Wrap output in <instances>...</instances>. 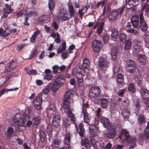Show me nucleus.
<instances>
[{
  "instance_id": "nucleus-10",
  "label": "nucleus",
  "mask_w": 149,
  "mask_h": 149,
  "mask_svg": "<svg viewBox=\"0 0 149 149\" xmlns=\"http://www.w3.org/2000/svg\"><path fill=\"white\" fill-rule=\"evenodd\" d=\"M119 15V12L117 10L111 12L108 16L109 20L110 21H114L118 18Z\"/></svg>"
},
{
  "instance_id": "nucleus-34",
  "label": "nucleus",
  "mask_w": 149,
  "mask_h": 149,
  "mask_svg": "<svg viewBox=\"0 0 149 149\" xmlns=\"http://www.w3.org/2000/svg\"><path fill=\"white\" fill-rule=\"evenodd\" d=\"M74 9L72 5H68V11L69 14V17H71L74 16Z\"/></svg>"
},
{
  "instance_id": "nucleus-31",
  "label": "nucleus",
  "mask_w": 149,
  "mask_h": 149,
  "mask_svg": "<svg viewBox=\"0 0 149 149\" xmlns=\"http://www.w3.org/2000/svg\"><path fill=\"white\" fill-rule=\"evenodd\" d=\"M40 117L39 116H36L32 120L33 126L35 127H37L40 123Z\"/></svg>"
},
{
  "instance_id": "nucleus-63",
  "label": "nucleus",
  "mask_w": 149,
  "mask_h": 149,
  "mask_svg": "<svg viewBox=\"0 0 149 149\" xmlns=\"http://www.w3.org/2000/svg\"><path fill=\"white\" fill-rule=\"evenodd\" d=\"M60 35L59 34L58 32H56V37L55 39V41L56 43H59L61 41V40L60 38Z\"/></svg>"
},
{
  "instance_id": "nucleus-38",
  "label": "nucleus",
  "mask_w": 149,
  "mask_h": 149,
  "mask_svg": "<svg viewBox=\"0 0 149 149\" xmlns=\"http://www.w3.org/2000/svg\"><path fill=\"white\" fill-rule=\"evenodd\" d=\"M52 89V86L51 84H49L45 88L43 89L42 91V93L44 94H47Z\"/></svg>"
},
{
  "instance_id": "nucleus-44",
  "label": "nucleus",
  "mask_w": 149,
  "mask_h": 149,
  "mask_svg": "<svg viewBox=\"0 0 149 149\" xmlns=\"http://www.w3.org/2000/svg\"><path fill=\"white\" fill-rule=\"evenodd\" d=\"M130 114V111L128 109H124L122 112V116L125 119H127Z\"/></svg>"
},
{
  "instance_id": "nucleus-13",
  "label": "nucleus",
  "mask_w": 149,
  "mask_h": 149,
  "mask_svg": "<svg viewBox=\"0 0 149 149\" xmlns=\"http://www.w3.org/2000/svg\"><path fill=\"white\" fill-rule=\"evenodd\" d=\"M17 122L18 130L19 131H22L26 129L25 120L22 118H20L17 120Z\"/></svg>"
},
{
  "instance_id": "nucleus-24",
  "label": "nucleus",
  "mask_w": 149,
  "mask_h": 149,
  "mask_svg": "<svg viewBox=\"0 0 149 149\" xmlns=\"http://www.w3.org/2000/svg\"><path fill=\"white\" fill-rule=\"evenodd\" d=\"M90 62L87 58H85L83 61L82 64V68L84 69V70L86 72L88 73V71H86L85 70H88L90 67Z\"/></svg>"
},
{
  "instance_id": "nucleus-19",
  "label": "nucleus",
  "mask_w": 149,
  "mask_h": 149,
  "mask_svg": "<svg viewBox=\"0 0 149 149\" xmlns=\"http://www.w3.org/2000/svg\"><path fill=\"white\" fill-rule=\"evenodd\" d=\"M100 102L102 107L104 109L106 108L107 107L109 102V97L102 98L101 99Z\"/></svg>"
},
{
  "instance_id": "nucleus-4",
  "label": "nucleus",
  "mask_w": 149,
  "mask_h": 149,
  "mask_svg": "<svg viewBox=\"0 0 149 149\" xmlns=\"http://www.w3.org/2000/svg\"><path fill=\"white\" fill-rule=\"evenodd\" d=\"M101 90L97 86L92 87L90 89L89 93V96L91 98H96L100 95Z\"/></svg>"
},
{
  "instance_id": "nucleus-8",
  "label": "nucleus",
  "mask_w": 149,
  "mask_h": 149,
  "mask_svg": "<svg viewBox=\"0 0 149 149\" xmlns=\"http://www.w3.org/2000/svg\"><path fill=\"white\" fill-rule=\"evenodd\" d=\"M140 93L143 98L146 101L145 102L146 104L149 103V92L147 90L141 88L140 91ZM149 106V105H148Z\"/></svg>"
},
{
  "instance_id": "nucleus-20",
  "label": "nucleus",
  "mask_w": 149,
  "mask_h": 149,
  "mask_svg": "<svg viewBox=\"0 0 149 149\" xmlns=\"http://www.w3.org/2000/svg\"><path fill=\"white\" fill-rule=\"evenodd\" d=\"M47 116L51 118L52 116H54V114H55L56 110L54 107H49L47 109Z\"/></svg>"
},
{
  "instance_id": "nucleus-48",
  "label": "nucleus",
  "mask_w": 149,
  "mask_h": 149,
  "mask_svg": "<svg viewBox=\"0 0 149 149\" xmlns=\"http://www.w3.org/2000/svg\"><path fill=\"white\" fill-rule=\"evenodd\" d=\"M133 103L135 107L136 111H138L139 109L140 106L139 105V102L138 99L136 98L134 99Z\"/></svg>"
},
{
  "instance_id": "nucleus-39",
  "label": "nucleus",
  "mask_w": 149,
  "mask_h": 149,
  "mask_svg": "<svg viewBox=\"0 0 149 149\" xmlns=\"http://www.w3.org/2000/svg\"><path fill=\"white\" fill-rule=\"evenodd\" d=\"M66 43L65 41H63L61 44V46L57 50V53H60L65 50L66 49Z\"/></svg>"
},
{
  "instance_id": "nucleus-40",
  "label": "nucleus",
  "mask_w": 149,
  "mask_h": 149,
  "mask_svg": "<svg viewBox=\"0 0 149 149\" xmlns=\"http://www.w3.org/2000/svg\"><path fill=\"white\" fill-rule=\"evenodd\" d=\"M55 3L54 0H51L49 2V8L51 12H52L54 10L55 6Z\"/></svg>"
},
{
  "instance_id": "nucleus-30",
  "label": "nucleus",
  "mask_w": 149,
  "mask_h": 149,
  "mask_svg": "<svg viewBox=\"0 0 149 149\" xmlns=\"http://www.w3.org/2000/svg\"><path fill=\"white\" fill-rule=\"evenodd\" d=\"M49 20V17L46 15L41 16L39 18V21L42 24L48 23Z\"/></svg>"
},
{
  "instance_id": "nucleus-2",
  "label": "nucleus",
  "mask_w": 149,
  "mask_h": 149,
  "mask_svg": "<svg viewBox=\"0 0 149 149\" xmlns=\"http://www.w3.org/2000/svg\"><path fill=\"white\" fill-rule=\"evenodd\" d=\"M118 137L124 142L126 141L127 143L131 144V145L129 149H134L136 145V138L134 136H130L129 132L126 130H122L121 134Z\"/></svg>"
},
{
  "instance_id": "nucleus-18",
  "label": "nucleus",
  "mask_w": 149,
  "mask_h": 149,
  "mask_svg": "<svg viewBox=\"0 0 149 149\" xmlns=\"http://www.w3.org/2000/svg\"><path fill=\"white\" fill-rule=\"evenodd\" d=\"M60 119V116L58 115H56L53 118L52 124L56 128L58 127L59 125Z\"/></svg>"
},
{
  "instance_id": "nucleus-36",
  "label": "nucleus",
  "mask_w": 149,
  "mask_h": 149,
  "mask_svg": "<svg viewBox=\"0 0 149 149\" xmlns=\"http://www.w3.org/2000/svg\"><path fill=\"white\" fill-rule=\"evenodd\" d=\"M39 135L40 140L42 142H44L46 140V135L44 131L40 130Z\"/></svg>"
},
{
  "instance_id": "nucleus-51",
  "label": "nucleus",
  "mask_w": 149,
  "mask_h": 149,
  "mask_svg": "<svg viewBox=\"0 0 149 149\" xmlns=\"http://www.w3.org/2000/svg\"><path fill=\"white\" fill-rule=\"evenodd\" d=\"M18 89V88H17L10 89H3L1 91L0 93H1V95H3L6 93H8V91H16Z\"/></svg>"
},
{
  "instance_id": "nucleus-1",
  "label": "nucleus",
  "mask_w": 149,
  "mask_h": 149,
  "mask_svg": "<svg viewBox=\"0 0 149 149\" xmlns=\"http://www.w3.org/2000/svg\"><path fill=\"white\" fill-rule=\"evenodd\" d=\"M72 96V91L71 90L68 91L66 93L64 98L63 108L64 109L65 111L68 113L70 120L72 121H74L75 120V118L71 111L72 109L70 104V102Z\"/></svg>"
},
{
  "instance_id": "nucleus-21",
  "label": "nucleus",
  "mask_w": 149,
  "mask_h": 149,
  "mask_svg": "<svg viewBox=\"0 0 149 149\" xmlns=\"http://www.w3.org/2000/svg\"><path fill=\"white\" fill-rule=\"evenodd\" d=\"M100 122L105 127H109L110 125L109 120L104 116L101 117Z\"/></svg>"
},
{
  "instance_id": "nucleus-9",
  "label": "nucleus",
  "mask_w": 149,
  "mask_h": 149,
  "mask_svg": "<svg viewBox=\"0 0 149 149\" xmlns=\"http://www.w3.org/2000/svg\"><path fill=\"white\" fill-rule=\"evenodd\" d=\"M139 19L140 26L141 30L143 31H146L147 30L148 26L144 20L143 14H141L140 15Z\"/></svg>"
},
{
  "instance_id": "nucleus-28",
  "label": "nucleus",
  "mask_w": 149,
  "mask_h": 149,
  "mask_svg": "<svg viewBox=\"0 0 149 149\" xmlns=\"http://www.w3.org/2000/svg\"><path fill=\"white\" fill-rule=\"evenodd\" d=\"M139 62L141 65H144L146 63V57L143 54H140L138 57Z\"/></svg>"
},
{
  "instance_id": "nucleus-45",
  "label": "nucleus",
  "mask_w": 149,
  "mask_h": 149,
  "mask_svg": "<svg viewBox=\"0 0 149 149\" xmlns=\"http://www.w3.org/2000/svg\"><path fill=\"white\" fill-rule=\"evenodd\" d=\"M136 83L139 86H141L143 81V78L140 75H138L135 79Z\"/></svg>"
},
{
  "instance_id": "nucleus-57",
  "label": "nucleus",
  "mask_w": 149,
  "mask_h": 149,
  "mask_svg": "<svg viewBox=\"0 0 149 149\" xmlns=\"http://www.w3.org/2000/svg\"><path fill=\"white\" fill-rule=\"evenodd\" d=\"M120 71V68L119 66L115 67L113 70V77H115L117 75L119 71Z\"/></svg>"
},
{
  "instance_id": "nucleus-41",
  "label": "nucleus",
  "mask_w": 149,
  "mask_h": 149,
  "mask_svg": "<svg viewBox=\"0 0 149 149\" xmlns=\"http://www.w3.org/2000/svg\"><path fill=\"white\" fill-rule=\"evenodd\" d=\"M40 31L38 30L35 31L32 35L31 39V42L32 43H34L36 41V39L37 36L40 33Z\"/></svg>"
},
{
  "instance_id": "nucleus-29",
  "label": "nucleus",
  "mask_w": 149,
  "mask_h": 149,
  "mask_svg": "<svg viewBox=\"0 0 149 149\" xmlns=\"http://www.w3.org/2000/svg\"><path fill=\"white\" fill-rule=\"evenodd\" d=\"M1 31H0V35L1 37H6L9 35L11 32V31L10 29H6L3 31L2 28H0Z\"/></svg>"
},
{
  "instance_id": "nucleus-17",
  "label": "nucleus",
  "mask_w": 149,
  "mask_h": 149,
  "mask_svg": "<svg viewBox=\"0 0 149 149\" xmlns=\"http://www.w3.org/2000/svg\"><path fill=\"white\" fill-rule=\"evenodd\" d=\"M133 43L134 49L137 52L139 51L142 45L141 42L138 39H136L134 40Z\"/></svg>"
},
{
  "instance_id": "nucleus-55",
  "label": "nucleus",
  "mask_w": 149,
  "mask_h": 149,
  "mask_svg": "<svg viewBox=\"0 0 149 149\" xmlns=\"http://www.w3.org/2000/svg\"><path fill=\"white\" fill-rule=\"evenodd\" d=\"M143 10H145L146 13H149V3H144Z\"/></svg>"
},
{
  "instance_id": "nucleus-25",
  "label": "nucleus",
  "mask_w": 149,
  "mask_h": 149,
  "mask_svg": "<svg viewBox=\"0 0 149 149\" xmlns=\"http://www.w3.org/2000/svg\"><path fill=\"white\" fill-rule=\"evenodd\" d=\"M136 65L135 62L131 59H128L126 61L125 67H133L136 68Z\"/></svg>"
},
{
  "instance_id": "nucleus-15",
  "label": "nucleus",
  "mask_w": 149,
  "mask_h": 149,
  "mask_svg": "<svg viewBox=\"0 0 149 149\" xmlns=\"http://www.w3.org/2000/svg\"><path fill=\"white\" fill-rule=\"evenodd\" d=\"M42 102V98L41 97L38 96L35 99L34 101V104L35 108L38 110H39L41 108V104Z\"/></svg>"
},
{
  "instance_id": "nucleus-16",
  "label": "nucleus",
  "mask_w": 149,
  "mask_h": 149,
  "mask_svg": "<svg viewBox=\"0 0 149 149\" xmlns=\"http://www.w3.org/2000/svg\"><path fill=\"white\" fill-rule=\"evenodd\" d=\"M33 114L32 108L31 107H28L23 116L24 119L27 120H29L30 118Z\"/></svg>"
},
{
  "instance_id": "nucleus-49",
  "label": "nucleus",
  "mask_w": 149,
  "mask_h": 149,
  "mask_svg": "<svg viewBox=\"0 0 149 149\" xmlns=\"http://www.w3.org/2000/svg\"><path fill=\"white\" fill-rule=\"evenodd\" d=\"M137 120L139 124L140 125H142L143 122H145V118L143 115H139Z\"/></svg>"
},
{
  "instance_id": "nucleus-54",
  "label": "nucleus",
  "mask_w": 149,
  "mask_h": 149,
  "mask_svg": "<svg viewBox=\"0 0 149 149\" xmlns=\"http://www.w3.org/2000/svg\"><path fill=\"white\" fill-rule=\"evenodd\" d=\"M37 12L30 10L27 12L26 14V17H30L32 15H37Z\"/></svg>"
},
{
  "instance_id": "nucleus-14",
  "label": "nucleus",
  "mask_w": 149,
  "mask_h": 149,
  "mask_svg": "<svg viewBox=\"0 0 149 149\" xmlns=\"http://www.w3.org/2000/svg\"><path fill=\"white\" fill-rule=\"evenodd\" d=\"M109 63L106 59L101 58L99 60V65L100 68L103 70L108 67Z\"/></svg>"
},
{
  "instance_id": "nucleus-33",
  "label": "nucleus",
  "mask_w": 149,
  "mask_h": 149,
  "mask_svg": "<svg viewBox=\"0 0 149 149\" xmlns=\"http://www.w3.org/2000/svg\"><path fill=\"white\" fill-rule=\"evenodd\" d=\"M132 45V42L130 40H128L125 42L124 47V50L128 51L130 49Z\"/></svg>"
},
{
  "instance_id": "nucleus-50",
  "label": "nucleus",
  "mask_w": 149,
  "mask_h": 149,
  "mask_svg": "<svg viewBox=\"0 0 149 149\" xmlns=\"http://www.w3.org/2000/svg\"><path fill=\"white\" fill-rule=\"evenodd\" d=\"M127 36L124 33H122L120 35L119 39L123 42H125L127 40Z\"/></svg>"
},
{
  "instance_id": "nucleus-7",
  "label": "nucleus",
  "mask_w": 149,
  "mask_h": 149,
  "mask_svg": "<svg viewBox=\"0 0 149 149\" xmlns=\"http://www.w3.org/2000/svg\"><path fill=\"white\" fill-rule=\"evenodd\" d=\"M5 8H3V15L1 17L2 18H7L8 17V14L12 13L13 10L10 6V5H9L7 3L5 4Z\"/></svg>"
},
{
  "instance_id": "nucleus-6",
  "label": "nucleus",
  "mask_w": 149,
  "mask_h": 149,
  "mask_svg": "<svg viewBox=\"0 0 149 149\" xmlns=\"http://www.w3.org/2000/svg\"><path fill=\"white\" fill-rule=\"evenodd\" d=\"M102 44L101 41L95 40L93 42L92 47L93 50L96 53L99 52L102 47Z\"/></svg>"
},
{
  "instance_id": "nucleus-53",
  "label": "nucleus",
  "mask_w": 149,
  "mask_h": 149,
  "mask_svg": "<svg viewBox=\"0 0 149 149\" xmlns=\"http://www.w3.org/2000/svg\"><path fill=\"white\" fill-rule=\"evenodd\" d=\"M109 39V36L107 33L104 34L103 36V41L104 44H107Z\"/></svg>"
},
{
  "instance_id": "nucleus-27",
  "label": "nucleus",
  "mask_w": 149,
  "mask_h": 149,
  "mask_svg": "<svg viewBox=\"0 0 149 149\" xmlns=\"http://www.w3.org/2000/svg\"><path fill=\"white\" fill-rule=\"evenodd\" d=\"M116 132L114 130H111L110 132L108 131L105 134L106 137L109 139H113L116 136Z\"/></svg>"
},
{
  "instance_id": "nucleus-26",
  "label": "nucleus",
  "mask_w": 149,
  "mask_h": 149,
  "mask_svg": "<svg viewBox=\"0 0 149 149\" xmlns=\"http://www.w3.org/2000/svg\"><path fill=\"white\" fill-rule=\"evenodd\" d=\"M89 130L91 134L93 136L96 135L97 134V130L96 127L94 125H89Z\"/></svg>"
},
{
  "instance_id": "nucleus-59",
  "label": "nucleus",
  "mask_w": 149,
  "mask_h": 149,
  "mask_svg": "<svg viewBox=\"0 0 149 149\" xmlns=\"http://www.w3.org/2000/svg\"><path fill=\"white\" fill-rule=\"evenodd\" d=\"M63 121L66 127H68L71 124L70 121L66 118H64L63 119Z\"/></svg>"
},
{
  "instance_id": "nucleus-35",
  "label": "nucleus",
  "mask_w": 149,
  "mask_h": 149,
  "mask_svg": "<svg viewBox=\"0 0 149 149\" xmlns=\"http://www.w3.org/2000/svg\"><path fill=\"white\" fill-rule=\"evenodd\" d=\"M111 36L113 39H116L119 37L118 32L116 29H113L111 30Z\"/></svg>"
},
{
  "instance_id": "nucleus-37",
  "label": "nucleus",
  "mask_w": 149,
  "mask_h": 149,
  "mask_svg": "<svg viewBox=\"0 0 149 149\" xmlns=\"http://www.w3.org/2000/svg\"><path fill=\"white\" fill-rule=\"evenodd\" d=\"M59 142L58 140L56 139H53L52 141L51 146L53 149H57V148L58 146Z\"/></svg>"
},
{
  "instance_id": "nucleus-22",
  "label": "nucleus",
  "mask_w": 149,
  "mask_h": 149,
  "mask_svg": "<svg viewBox=\"0 0 149 149\" xmlns=\"http://www.w3.org/2000/svg\"><path fill=\"white\" fill-rule=\"evenodd\" d=\"M112 59L113 61L116 60L117 58L118 51L116 47H113L111 50L110 53Z\"/></svg>"
},
{
  "instance_id": "nucleus-32",
  "label": "nucleus",
  "mask_w": 149,
  "mask_h": 149,
  "mask_svg": "<svg viewBox=\"0 0 149 149\" xmlns=\"http://www.w3.org/2000/svg\"><path fill=\"white\" fill-rule=\"evenodd\" d=\"M90 6L88 5H86L83 8L80 10L78 11V13L81 17H82L83 15L87 12L88 9L89 8Z\"/></svg>"
},
{
  "instance_id": "nucleus-3",
  "label": "nucleus",
  "mask_w": 149,
  "mask_h": 149,
  "mask_svg": "<svg viewBox=\"0 0 149 149\" xmlns=\"http://www.w3.org/2000/svg\"><path fill=\"white\" fill-rule=\"evenodd\" d=\"M64 77L63 76H58L55 79L52 86V91H56L63 84Z\"/></svg>"
},
{
  "instance_id": "nucleus-11",
  "label": "nucleus",
  "mask_w": 149,
  "mask_h": 149,
  "mask_svg": "<svg viewBox=\"0 0 149 149\" xmlns=\"http://www.w3.org/2000/svg\"><path fill=\"white\" fill-rule=\"evenodd\" d=\"M131 22L134 28L139 27V17L137 15L132 16L131 18Z\"/></svg>"
},
{
  "instance_id": "nucleus-5",
  "label": "nucleus",
  "mask_w": 149,
  "mask_h": 149,
  "mask_svg": "<svg viewBox=\"0 0 149 149\" xmlns=\"http://www.w3.org/2000/svg\"><path fill=\"white\" fill-rule=\"evenodd\" d=\"M66 10V8H63L59 11L58 17L62 21L68 20L70 18L69 15L67 13Z\"/></svg>"
},
{
  "instance_id": "nucleus-47",
  "label": "nucleus",
  "mask_w": 149,
  "mask_h": 149,
  "mask_svg": "<svg viewBox=\"0 0 149 149\" xmlns=\"http://www.w3.org/2000/svg\"><path fill=\"white\" fill-rule=\"evenodd\" d=\"M142 140H147L149 139V131H145L141 136Z\"/></svg>"
},
{
  "instance_id": "nucleus-60",
  "label": "nucleus",
  "mask_w": 149,
  "mask_h": 149,
  "mask_svg": "<svg viewBox=\"0 0 149 149\" xmlns=\"http://www.w3.org/2000/svg\"><path fill=\"white\" fill-rule=\"evenodd\" d=\"M89 106V104L87 103H86L85 104L83 103L82 110V113H86L87 112V111L86 108H88Z\"/></svg>"
},
{
  "instance_id": "nucleus-12",
  "label": "nucleus",
  "mask_w": 149,
  "mask_h": 149,
  "mask_svg": "<svg viewBox=\"0 0 149 149\" xmlns=\"http://www.w3.org/2000/svg\"><path fill=\"white\" fill-rule=\"evenodd\" d=\"M104 25V23L102 22L101 23H96L94 26V29H95L97 28V33L100 35L102 33L103 31V27Z\"/></svg>"
},
{
  "instance_id": "nucleus-42",
  "label": "nucleus",
  "mask_w": 149,
  "mask_h": 149,
  "mask_svg": "<svg viewBox=\"0 0 149 149\" xmlns=\"http://www.w3.org/2000/svg\"><path fill=\"white\" fill-rule=\"evenodd\" d=\"M79 134L80 136L82 137L84 136L85 133L84 129L83 128V125L82 123H80L79 125Z\"/></svg>"
},
{
  "instance_id": "nucleus-58",
  "label": "nucleus",
  "mask_w": 149,
  "mask_h": 149,
  "mask_svg": "<svg viewBox=\"0 0 149 149\" xmlns=\"http://www.w3.org/2000/svg\"><path fill=\"white\" fill-rule=\"evenodd\" d=\"M110 10L109 7L108 6H105L102 15L104 16L106 13H107Z\"/></svg>"
},
{
  "instance_id": "nucleus-52",
  "label": "nucleus",
  "mask_w": 149,
  "mask_h": 149,
  "mask_svg": "<svg viewBox=\"0 0 149 149\" xmlns=\"http://www.w3.org/2000/svg\"><path fill=\"white\" fill-rule=\"evenodd\" d=\"M83 114L84 121L86 123H88L90 121V117L88 116L87 112L82 113Z\"/></svg>"
},
{
  "instance_id": "nucleus-46",
  "label": "nucleus",
  "mask_w": 149,
  "mask_h": 149,
  "mask_svg": "<svg viewBox=\"0 0 149 149\" xmlns=\"http://www.w3.org/2000/svg\"><path fill=\"white\" fill-rule=\"evenodd\" d=\"M128 90L132 93H133L136 91L134 85L132 83H130L128 86Z\"/></svg>"
},
{
  "instance_id": "nucleus-43",
  "label": "nucleus",
  "mask_w": 149,
  "mask_h": 149,
  "mask_svg": "<svg viewBox=\"0 0 149 149\" xmlns=\"http://www.w3.org/2000/svg\"><path fill=\"white\" fill-rule=\"evenodd\" d=\"M70 135L69 133H67L65 137L64 141L65 144L68 145L70 141Z\"/></svg>"
},
{
  "instance_id": "nucleus-61",
  "label": "nucleus",
  "mask_w": 149,
  "mask_h": 149,
  "mask_svg": "<svg viewBox=\"0 0 149 149\" xmlns=\"http://www.w3.org/2000/svg\"><path fill=\"white\" fill-rule=\"evenodd\" d=\"M75 48V46L73 45L70 46L68 49V53L71 54L73 53V50Z\"/></svg>"
},
{
  "instance_id": "nucleus-62",
  "label": "nucleus",
  "mask_w": 149,
  "mask_h": 149,
  "mask_svg": "<svg viewBox=\"0 0 149 149\" xmlns=\"http://www.w3.org/2000/svg\"><path fill=\"white\" fill-rule=\"evenodd\" d=\"M53 71L54 74H55L57 73L59 67L57 65H55L52 67Z\"/></svg>"
},
{
  "instance_id": "nucleus-23",
  "label": "nucleus",
  "mask_w": 149,
  "mask_h": 149,
  "mask_svg": "<svg viewBox=\"0 0 149 149\" xmlns=\"http://www.w3.org/2000/svg\"><path fill=\"white\" fill-rule=\"evenodd\" d=\"M81 145L83 146H85L86 149H89L91 147V145L89 139L87 138H85L84 139H81Z\"/></svg>"
},
{
  "instance_id": "nucleus-64",
  "label": "nucleus",
  "mask_w": 149,
  "mask_h": 149,
  "mask_svg": "<svg viewBox=\"0 0 149 149\" xmlns=\"http://www.w3.org/2000/svg\"><path fill=\"white\" fill-rule=\"evenodd\" d=\"M144 41L148 44L149 45V33H146L145 34Z\"/></svg>"
},
{
  "instance_id": "nucleus-56",
  "label": "nucleus",
  "mask_w": 149,
  "mask_h": 149,
  "mask_svg": "<svg viewBox=\"0 0 149 149\" xmlns=\"http://www.w3.org/2000/svg\"><path fill=\"white\" fill-rule=\"evenodd\" d=\"M53 76V75L51 73L47 74L45 75L44 78L47 80L49 81L52 79Z\"/></svg>"
}]
</instances>
